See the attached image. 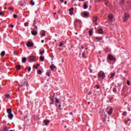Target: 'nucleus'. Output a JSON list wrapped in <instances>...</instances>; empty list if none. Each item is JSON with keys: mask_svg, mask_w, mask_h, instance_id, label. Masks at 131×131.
I'll return each mask as SVG.
<instances>
[{"mask_svg": "<svg viewBox=\"0 0 131 131\" xmlns=\"http://www.w3.org/2000/svg\"><path fill=\"white\" fill-rule=\"evenodd\" d=\"M80 25H81V20H80V19H75L74 26L76 27V26H79Z\"/></svg>", "mask_w": 131, "mask_h": 131, "instance_id": "nucleus-1", "label": "nucleus"}, {"mask_svg": "<svg viewBox=\"0 0 131 131\" xmlns=\"http://www.w3.org/2000/svg\"><path fill=\"white\" fill-rule=\"evenodd\" d=\"M98 77L101 79H104L105 78V73L102 71H100L98 73Z\"/></svg>", "mask_w": 131, "mask_h": 131, "instance_id": "nucleus-2", "label": "nucleus"}, {"mask_svg": "<svg viewBox=\"0 0 131 131\" xmlns=\"http://www.w3.org/2000/svg\"><path fill=\"white\" fill-rule=\"evenodd\" d=\"M128 18H129V14L128 13H125L124 15L123 22H126V21L128 20Z\"/></svg>", "mask_w": 131, "mask_h": 131, "instance_id": "nucleus-3", "label": "nucleus"}, {"mask_svg": "<svg viewBox=\"0 0 131 131\" xmlns=\"http://www.w3.org/2000/svg\"><path fill=\"white\" fill-rule=\"evenodd\" d=\"M107 59H108L110 61H115L116 60V58L114 57V56L112 55L107 56Z\"/></svg>", "mask_w": 131, "mask_h": 131, "instance_id": "nucleus-4", "label": "nucleus"}, {"mask_svg": "<svg viewBox=\"0 0 131 131\" xmlns=\"http://www.w3.org/2000/svg\"><path fill=\"white\" fill-rule=\"evenodd\" d=\"M33 46H34V45L33 44V42L31 41H28L27 45V47L29 48L32 47Z\"/></svg>", "mask_w": 131, "mask_h": 131, "instance_id": "nucleus-5", "label": "nucleus"}, {"mask_svg": "<svg viewBox=\"0 0 131 131\" xmlns=\"http://www.w3.org/2000/svg\"><path fill=\"white\" fill-rule=\"evenodd\" d=\"M114 76H115V72L111 73L110 75H108L109 78L111 79H113V77H114Z\"/></svg>", "mask_w": 131, "mask_h": 131, "instance_id": "nucleus-6", "label": "nucleus"}, {"mask_svg": "<svg viewBox=\"0 0 131 131\" xmlns=\"http://www.w3.org/2000/svg\"><path fill=\"white\" fill-rule=\"evenodd\" d=\"M35 58H36L35 56L33 55H32L29 57L30 61H34V60H35Z\"/></svg>", "mask_w": 131, "mask_h": 131, "instance_id": "nucleus-7", "label": "nucleus"}, {"mask_svg": "<svg viewBox=\"0 0 131 131\" xmlns=\"http://www.w3.org/2000/svg\"><path fill=\"white\" fill-rule=\"evenodd\" d=\"M50 105H53L54 104V103H55V100L54 99V98L53 97H51L50 98Z\"/></svg>", "mask_w": 131, "mask_h": 131, "instance_id": "nucleus-8", "label": "nucleus"}, {"mask_svg": "<svg viewBox=\"0 0 131 131\" xmlns=\"http://www.w3.org/2000/svg\"><path fill=\"white\" fill-rule=\"evenodd\" d=\"M93 21L94 22V24L95 25H97V21L98 20V17L94 16L93 19Z\"/></svg>", "mask_w": 131, "mask_h": 131, "instance_id": "nucleus-9", "label": "nucleus"}, {"mask_svg": "<svg viewBox=\"0 0 131 131\" xmlns=\"http://www.w3.org/2000/svg\"><path fill=\"white\" fill-rule=\"evenodd\" d=\"M57 68V67L56 66H55V65L54 64H52L51 66H50V69L51 70V71H54V69Z\"/></svg>", "mask_w": 131, "mask_h": 131, "instance_id": "nucleus-10", "label": "nucleus"}, {"mask_svg": "<svg viewBox=\"0 0 131 131\" xmlns=\"http://www.w3.org/2000/svg\"><path fill=\"white\" fill-rule=\"evenodd\" d=\"M43 123L45 124V125H48L50 123V121L48 120H45L43 121Z\"/></svg>", "mask_w": 131, "mask_h": 131, "instance_id": "nucleus-11", "label": "nucleus"}, {"mask_svg": "<svg viewBox=\"0 0 131 131\" xmlns=\"http://www.w3.org/2000/svg\"><path fill=\"white\" fill-rule=\"evenodd\" d=\"M8 117H9V118H10V119H13V118L14 117V115L12 113L9 114L8 115Z\"/></svg>", "mask_w": 131, "mask_h": 131, "instance_id": "nucleus-12", "label": "nucleus"}, {"mask_svg": "<svg viewBox=\"0 0 131 131\" xmlns=\"http://www.w3.org/2000/svg\"><path fill=\"white\" fill-rule=\"evenodd\" d=\"M32 35H37V31L36 30H33V31H32Z\"/></svg>", "mask_w": 131, "mask_h": 131, "instance_id": "nucleus-13", "label": "nucleus"}, {"mask_svg": "<svg viewBox=\"0 0 131 131\" xmlns=\"http://www.w3.org/2000/svg\"><path fill=\"white\" fill-rule=\"evenodd\" d=\"M98 33L99 34H103L104 33V31H103V29L100 28L98 30Z\"/></svg>", "mask_w": 131, "mask_h": 131, "instance_id": "nucleus-14", "label": "nucleus"}, {"mask_svg": "<svg viewBox=\"0 0 131 131\" xmlns=\"http://www.w3.org/2000/svg\"><path fill=\"white\" fill-rule=\"evenodd\" d=\"M113 112V109L112 108H110V110L108 111L107 113L109 115H111Z\"/></svg>", "mask_w": 131, "mask_h": 131, "instance_id": "nucleus-15", "label": "nucleus"}, {"mask_svg": "<svg viewBox=\"0 0 131 131\" xmlns=\"http://www.w3.org/2000/svg\"><path fill=\"white\" fill-rule=\"evenodd\" d=\"M113 15L110 14V15H108V19L110 21H112V20H113Z\"/></svg>", "mask_w": 131, "mask_h": 131, "instance_id": "nucleus-16", "label": "nucleus"}, {"mask_svg": "<svg viewBox=\"0 0 131 131\" xmlns=\"http://www.w3.org/2000/svg\"><path fill=\"white\" fill-rule=\"evenodd\" d=\"M74 10V8H72L70 9V14L72 15L73 14V10Z\"/></svg>", "mask_w": 131, "mask_h": 131, "instance_id": "nucleus-17", "label": "nucleus"}, {"mask_svg": "<svg viewBox=\"0 0 131 131\" xmlns=\"http://www.w3.org/2000/svg\"><path fill=\"white\" fill-rule=\"evenodd\" d=\"M27 60V58L26 57H23L22 58V63H25L26 62V60Z\"/></svg>", "mask_w": 131, "mask_h": 131, "instance_id": "nucleus-18", "label": "nucleus"}, {"mask_svg": "<svg viewBox=\"0 0 131 131\" xmlns=\"http://www.w3.org/2000/svg\"><path fill=\"white\" fill-rule=\"evenodd\" d=\"M96 39L99 41L102 40V39H103V37H96Z\"/></svg>", "mask_w": 131, "mask_h": 131, "instance_id": "nucleus-19", "label": "nucleus"}, {"mask_svg": "<svg viewBox=\"0 0 131 131\" xmlns=\"http://www.w3.org/2000/svg\"><path fill=\"white\" fill-rule=\"evenodd\" d=\"M39 60H40L41 62H43L45 61V57H43L42 56H40L39 57Z\"/></svg>", "mask_w": 131, "mask_h": 131, "instance_id": "nucleus-20", "label": "nucleus"}, {"mask_svg": "<svg viewBox=\"0 0 131 131\" xmlns=\"http://www.w3.org/2000/svg\"><path fill=\"white\" fill-rule=\"evenodd\" d=\"M7 113H8V114H11L12 113V109L11 108H8L7 110Z\"/></svg>", "mask_w": 131, "mask_h": 131, "instance_id": "nucleus-21", "label": "nucleus"}, {"mask_svg": "<svg viewBox=\"0 0 131 131\" xmlns=\"http://www.w3.org/2000/svg\"><path fill=\"white\" fill-rule=\"evenodd\" d=\"M5 55H6V52H5V51H3L1 53V56L2 57H4Z\"/></svg>", "mask_w": 131, "mask_h": 131, "instance_id": "nucleus-22", "label": "nucleus"}, {"mask_svg": "<svg viewBox=\"0 0 131 131\" xmlns=\"http://www.w3.org/2000/svg\"><path fill=\"white\" fill-rule=\"evenodd\" d=\"M41 35V36H46V31H42Z\"/></svg>", "mask_w": 131, "mask_h": 131, "instance_id": "nucleus-23", "label": "nucleus"}, {"mask_svg": "<svg viewBox=\"0 0 131 131\" xmlns=\"http://www.w3.org/2000/svg\"><path fill=\"white\" fill-rule=\"evenodd\" d=\"M39 54L40 55H42L43 54H45V50L43 49L42 50H40L39 51Z\"/></svg>", "mask_w": 131, "mask_h": 131, "instance_id": "nucleus-24", "label": "nucleus"}, {"mask_svg": "<svg viewBox=\"0 0 131 131\" xmlns=\"http://www.w3.org/2000/svg\"><path fill=\"white\" fill-rule=\"evenodd\" d=\"M93 29H91L90 30H89V35H90V36H92V35H93Z\"/></svg>", "mask_w": 131, "mask_h": 131, "instance_id": "nucleus-25", "label": "nucleus"}, {"mask_svg": "<svg viewBox=\"0 0 131 131\" xmlns=\"http://www.w3.org/2000/svg\"><path fill=\"white\" fill-rule=\"evenodd\" d=\"M16 68L17 70H20L21 69V66L17 65V66H16Z\"/></svg>", "mask_w": 131, "mask_h": 131, "instance_id": "nucleus-26", "label": "nucleus"}, {"mask_svg": "<svg viewBox=\"0 0 131 131\" xmlns=\"http://www.w3.org/2000/svg\"><path fill=\"white\" fill-rule=\"evenodd\" d=\"M11 97V95L10 94H6L5 97L7 98V99L10 98Z\"/></svg>", "mask_w": 131, "mask_h": 131, "instance_id": "nucleus-27", "label": "nucleus"}, {"mask_svg": "<svg viewBox=\"0 0 131 131\" xmlns=\"http://www.w3.org/2000/svg\"><path fill=\"white\" fill-rule=\"evenodd\" d=\"M83 15L84 17H88L89 16V14H88V13H83Z\"/></svg>", "mask_w": 131, "mask_h": 131, "instance_id": "nucleus-28", "label": "nucleus"}, {"mask_svg": "<svg viewBox=\"0 0 131 131\" xmlns=\"http://www.w3.org/2000/svg\"><path fill=\"white\" fill-rule=\"evenodd\" d=\"M3 131H9V128H8V127L6 126L4 127Z\"/></svg>", "mask_w": 131, "mask_h": 131, "instance_id": "nucleus-29", "label": "nucleus"}, {"mask_svg": "<svg viewBox=\"0 0 131 131\" xmlns=\"http://www.w3.org/2000/svg\"><path fill=\"white\" fill-rule=\"evenodd\" d=\"M122 115H123V116H126V115H127V113L126 112H124L122 113Z\"/></svg>", "mask_w": 131, "mask_h": 131, "instance_id": "nucleus-30", "label": "nucleus"}, {"mask_svg": "<svg viewBox=\"0 0 131 131\" xmlns=\"http://www.w3.org/2000/svg\"><path fill=\"white\" fill-rule=\"evenodd\" d=\"M88 5H86V4H84V9H85V10H86V9H88Z\"/></svg>", "mask_w": 131, "mask_h": 131, "instance_id": "nucleus-31", "label": "nucleus"}, {"mask_svg": "<svg viewBox=\"0 0 131 131\" xmlns=\"http://www.w3.org/2000/svg\"><path fill=\"white\" fill-rule=\"evenodd\" d=\"M37 72L38 74H41V73H42V72H41V71H40V70H38L37 71Z\"/></svg>", "mask_w": 131, "mask_h": 131, "instance_id": "nucleus-32", "label": "nucleus"}, {"mask_svg": "<svg viewBox=\"0 0 131 131\" xmlns=\"http://www.w3.org/2000/svg\"><path fill=\"white\" fill-rule=\"evenodd\" d=\"M55 102L56 103H60V100H59L58 98H55Z\"/></svg>", "mask_w": 131, "mask_h": 131, "instance_id": "nucleus-33", "label": "nucleus"}, {"mask_svg": "<svg viewBox=\"0 0 131 131\" xmlns=\"http://www.w3.org/2000/svg\"><path fill=\"white\" fill-rule=\"evenodd\" d=\"M29 25V23L28 22H26L24 24V25L26 27H27V26H28V25Z\"/></svg>", "mask_w": 131, "mask_h": 131, "instance_id": "nucleus-34", "label": "nucleus"}, {"mask_svg": "<svg viewBox=\"0 0 131 131\" xmlns=\"http://www.w3.org/2000/svg\"><path fill=\"white\" fill-rule=\"evenodd\" d=\"M82 55L83 58H84V59L86 58V57H85V54L84 53V52H83L82 53Z\"/></svg>", "mask_w": 131, "mask_h": 131, "instance_id": "nucleus-35", "label": "nucleus"}, {"mask_svg": "<svg viewBox=\"0 0 131 131\" xmlns=\"http://www.w3.org/2000/svg\"><path fill=\"white\" fill-rule=\"evenodd\" d=\"M25 85H28V84H27V83H24L23 84L21 85V86H25Z\"/></svg>", "mask_w": 131, "mask_h": 131, "instance_id": "nucleus-36", "label": "nucleus"}, {"mask_svg": "<svg viewBox=\"0 0 131 131\" xmlns=\"http://www.w3.org/2000/svg\"><path fill=\"white\" fill-rule=\"evenodd\" d=\"M63 45H64V41H62V42L60 43L59 47H62Z\"/></svg>", "mask_w": 131, "mask_h": 131, "instance_id": "nucleus-37", "label": "nucleus"}, {"mask_svg": "<svg viewBox=\"0 0 131 131\" xmlns=\"http://www.w3.org/2000/svg\"><path fill=\"white\" fill-rule=\"evenodd\" d=\"M30 4L32 5V6H34V2H33V0L31 1Z\"/></svg>", "mask_w": 131, "mask_h": 131, "instance_id": "nucleus-38", "label": "nucleus"}, {"mask_svg": "<svg viewBox=\"0 0 131 131\" xmlns=\"http://www.w3.org/2000/svg\"><path fill=\"white\" fill-rule=\"evenodd\" d=\"M9 10H10V11H14V8H13V7H9Z\"/></svg>", "mask_w": 131, "mask_h": 131, "instance_id": "nucleus-39", "label": "nucleus"}, {"mask_svg": "<svg viewBox=\"0 0 131 131\" xmlns=\"http://www.w3.org/2000/svg\"><path fill=\"white\" fill-rule=\"evenodd\" d=\"M17 14H14L13 15V18H14V19H17Z\"/></svg>", "mask_w": 131, "mask_h": 131, "instance_id": "nucleus-40", "label": "nucleus"}, {"mask_svg": "<svg viewBox=\"0 0 131 131\" xmlns=\"http://www.w3.org/2000/svg\"><path fill=\"white\" fill-rule=\"evenodd\" d=\"M2 15V16H4V15H5V13H3V12H0V16L1 15Z\"/></svg>", "mask_w": 131, "mask_h": 131, "instance_id": "nucleus-41", "label": "nucleus"}, {"mask_svg": "<svg viewBox=\"0 0 131 131\" xmlns=\"http://www.w3.org/2000/svg\"><path fill=\"white\" fill-rule=\"evenodd\" d=\"M123 3H124V0H121V2L119 3V4H123Z\"/></svg>", "mask_w": 131, "mask_h": 131, "instance_id": "nucleus-42", "label": "nucleus"}, {"mask_svg": "<svg viewBox=\"0 0 131 131\" xmlns=\"http://www.w3.org/2000/svg\"><path fill=\"white\" fill-rule=\"evenodd\" d=\"M127 84L128 85H129V84H130V82H129V80H127Z\"/></svg>", "mask_w": 131, "mask_h": 131, "instance_id": "nucleus-43", "label": "nucleus"}, {"mask_svg": "<svg viewBox=\"0 0 131 131\" xmlns=\"http://www.w3.org/2000/svg\"><path fill=\"white\" fill-rule=\"evenodd\" d=\"M127 122H128V121H127V120H125L124 121V123L125 124H126V123H127Z\"/></svg>", "mask_w": 131, "mask_h": 131, "instance_id": "nucleus-44", "label": "nucleus"}, {"mask_svg": "<svg viewBox=\"0 0 131 131\" xmlns=\"http://www.w3.org/2000/svg\"><path fill=\"white\" fill-rule=\"evenodd\" d=\"M46 75H47V76L50 77V73H49V72H47V73H46Z\"/></svg>", "mask_w": 131, "mask_h": 131, "instance_id": "nucleus-45", "label": "nucleus"}, {"mask_svg": "<svg viewBox=\"0 0 131 131\" xmlns=\"http://www.w3.org/2000/svg\"><path fill=\"white\" fill-rule=\"evenodd\" d=\"M9 27H11V28H14V26L13 25H9Z\"/></svg>", "mask_w": 131, "mask_h": 131, "instance_id": "nucleus-46", "label": "nucleus"}, {"mask_svg": "<svg viewBox=\"0 0 131 131\" xmlns=\"http://www.w3.org/2000/svg\"><path fill=\"white\" fill-rule=\"evenodd\" d=\"M113 91L115 93L116 92V88H113Z\"/></svg>", "mask_w": 131, "mask_h": 131, "instance_id": "nucleus-47", "label": "nucleus"}, {"mask_svg": "<svg viewBox=\"0 0 131 131\" xmlns=\"http://www.w3.org/2000/svg\"><path fill=\"white\" fill-rule=\"evenodd\" d=\"M124 6H126V7H127V3H126H126H124Z\"/></svg>", "mask_w": 131, "mask_h": 131, "instance_id": "nucleus-48", "label": "nucleus"}, {"mask_svg": "<svg viewBox=\"0 0 131 131\" xmlns=\"http://www.w3.org/2000/svg\"><path fill=\"white\" fill-rule=\"evenodd\" d=\"M96 88H97V90H98V89H100V85H97L96 86Z\"/></svg>", "mask_w": 131, "mask_h": 131, "instance_id": "nucleus-49", "label": "nucleus"}, {"mask_svg": "<svg viewBox=\"0 0 131 131\" xmlns=\"http://www.w3.org/2000/svg\"><path fill=\"white\" fill-rule=\"evenodd\" d=\"M33 26H35V19L34 20V24Z\"/></svg>", "mask_w": 131, "mask_h": 131, "instance_id": "nucleus-50", "label": "nucleus"}, {"mask_svg": "<svg viewBox=\"0 0 131 131\" xmlns=\"http://www.w3.org/2000/svg\"><path fill=\"white\" fill-rule=\"evenodd\" d=\"M14 55H17V52L14 51Z\"/></svg>", "mask_w": 131, "mask_h": 131, "instance_id": "nucleus-51", "label": "nucleus"}, {"mask_svg": "<svg viewBox=\"0 0 131 131\" xmlns=\"http://www.w3.org/2000/svg\"><path fill=\"white\" fill-rule=\"evenodd\" d=\"M31 70V68L30 67H29V71H30Z\"/></svg>", "mask_w": 131, "mask_h": 131, "instance_id": "nucleus-52", "label": "nucleus"}, {"mask_svg": "<svg viewBox=\"0 0 131 131\" xmlns=\"http://www.w3.org/2000/svg\"><path fill=\"white\" fill-rule=\"evenodd\" d=\"M70 114L71 115H73V113L70 112Z\"/></svg>", "mask_w": 131, "mask_h": 131, "instance_id": "nucleus-53", "label": "nucleus"}, {"mask_svg": "<svg viewBox=\"0 0 131 131\" xmlns=\"http://www.w3.org/2000/svg\"><path fill=\"white\" fill-rule=\"evenodd\" d=\"M127 121H130V119L129 118H128L127 120Z\"/></svg>", "mask_w": 131, "mask_h": 131, "instance_id": "nucleus-54", "label": "nucleus"}, {"mask_svg": "<svg viewBox=\"0 0 131 131\" xmlns=\"http://www.w3.org/2000/svg\"><path fill=\"white\" fill-rule=\"evenodd\" d=\"M81 48L82 49V50H83V49H84V47H83V46H81Z\"/></svg>", "mask_w": 131, "mask_h": 131, "instance_id": "nucleus-55", "label": "nucleus"}, {"mask_svg": "<svg viewBox=\"0 0 131 131\" xmlns=\"http://www.w3.org/2000/svg\"><path fill=\"white\" fill-rule=\"evenodd\" d=\"M41 42H42V43L45 42V40H41Z\"/></svg>", "mask_w": 131, "mask_h": 131, "instance_id": "nucleus-56", "label": "nucleus"}, {"mask_svg": "<svg viewBox=\"0 0 131 131\" xmlns=\"http://www.w3.org/2000/svg\"><path fill=\"white\" fill-rule=\"evenodd\" d=\"M60 2H61V3H64V0H60Z\"/></svg>", "mask_w": 131, "mask_h": 131, "instance_id": "nucleus-57", "label": "nucleus"}, {"mask_svg": "<svg viewBox=\"0 0 131 131\" xmlns=\"http://www.w3.org/2000/svg\"><path fill=\"white\" fill-rule=\"evenodd\" d=\"M79 2H84V0H79Z\"/></svg>", "mask_w": 131, "mask_h": 131, "instance_id": "nucleus-58", "label": "nucleus"}, {"mask_svg": "<svg viewBox=\"0 0 131 131\" xmlns=\"http://www.w3.org/2000/svg\"><path fill=\"white\" fill-rule=\"evenodd\" d=\"M67 1H66L65 2H64V5H67Z\"/></svg>", "mask_w": 131, "mask_h": 131, "instance_id": "nucleus-59", "label": "nucleus"}, {"mask_svg": "<svg viewBox=\"0 0 131 131\" xmlns=\"http://www.w3.org/2000/svg\"><path fill=\"white\" fill-rule=\"evenodd\" d=\"M58 107H59V108H61V104H59V105H58Z\"/></svg>", "mask_w": 131, "mask_h": 131, "instance_id": "nucleus-60", "label": "nucleus"}, {"mask_svg": "<svg viewBox=\"0 0 131 131\" xmlns=\"http://www.w3.org/2000/svg\"><path fill=\"white\" fill-rule=\"evenodd\" d=\"M35 27L36 29H37V26H35Z\"/></svg>", "mask_w": 131, "mask_h": 131, "instance_id": "nucleus-61", "label": "nucleus"}, {"mask_svg": "<svg viewBox=\"0 0 131 131\" xmlns=\"http://www.w3.org/2000/svg\"><path fill=\"white\" fill-rule=\"evenodd\" d=\"M40 66V64H37V67H38V66Z\"/></svg>", "mask_w": 131, "mask_h": 131, "instance_id": "nucleus-62", "label": "nucleus"}, {"mask_svg": "<svg viewBox=\"0 0 131 131\" xmlns=\"http://www.w3.org/2000/svg\"><path fill=\"white\" fill-rule=\"evenodd\" d=\"M88 95H91V92L88 93Z\"/></svg>", "mask_w": 131, "mask_h": 131, "instance_id": "nucleus-63", "label": "nucleus"}, {"mask_svg": "<svg viewBox=\"0 0 131 131\" xmlns=\"http://www.w3.org/2000/svg\"><path fill=\"white\" fill-rule=\"evenodd\" d=\"M124 105H127V102H125Z\"/></svg>", "mask_w": 131, "mask_h": 131, "instance_id": "nucleus-64", "label": "nucleus"}]
</instances>
